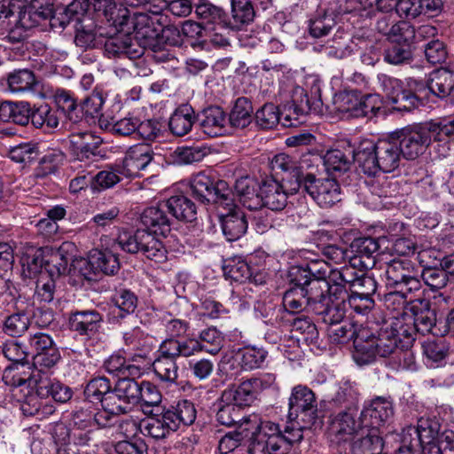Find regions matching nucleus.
Here are the masks:
<instances>
[{
  "instance_id": "12",
  "label": "nucleus",
  "mask_w": 454,
  "mask_h": 454,
  "mask_svg": "<svg viewBox=\"0 0 454 454\" xmlns=\"http://www.w3.org/2000/svg\"><path fill=\"white\" fill-rule=\"evenodd\" d=\"M383 85L393 110L411 112L422 105L421 99L411 90L404 88L400 80L387 78L383 82Z\"/></svg>"
},
{
  "instance_id": "18",
  "label": "nucleus",
  "mask_w": 454,
  "mask_h": 454,
  "mask_svg": "<svg viewBox=\"0 0 454 454\" xmlns=\"http://www.w3.org/2000/svg\"><path fill=\"white\" fill-rule=\"evenodd\" d=\"M358 146L356 149H331L320 157L326 171L333 175H340L348 171L354 162L357 164Z\"/></svg>"
},
{
  "instance_id": "4",
  "label": "nucleus",
  "mask_w": 454,
  "mask_h": 454,
  "mask_svg": "<svg viewBox=\"0 0 454 454\" xmlns=\"http://www.w3.org/2000/svg\"><path fill=\"white\" fill-rule=\"evenodd\" d=\"M397 330L389 320L384 321L377 334L372 330L363 328L354 340L355 359L359 364H368L376 356L387 357L395 352L399 347L404 348L403 340L397 337Z\"/></svg>"
},
{
  "instance_id": "8",
  "label": "nucleus",
  "mask_w": 454,
  "mask_h": 454,
  "mask_svg": "<svg viewBox=\"0 0 454 454\" xmlns=\"http://www.w3.org/2000/svg\"><path fill=\"white\" fill-rule=\"evenodd\" d=\"M288 419L290 421H299L305 426H313L318 419V410L315 394L303 385L293 387L288 403Z\"/></svg>"
},
{
  "instance_id": "52",
  "label": "nucleus",
  "mask_w": 454,
  "mask_h": 454,
  "mask_svg": "<svg viewBox=\"0 0 454 454\" xmlns=\"http://www.w3.org/2000/svg\"><path fill=\"white\" fill-rule=\"evenodd\" d=\"M211 153L210 148L204 145L179 146L175 152L176 160L179 164H192L202 160Z\"/></svg>"
},
{
  "instance_id": "42",
  "label": "nucleus",
  "mask_w": 454,
  "mask_h": 454,
  "mask_svg": "<svg viewBox=\"0 0 454 454\" xmlns=\"http://www.w3.org/2000/svg\"><path fill=\"white\" fill-rule=\"evenodd\" d=\"M303 295L309 303V311H313L318 305L325 302L331 296V286L327 281L311 280L306 286L301 287Z\"/></svg>"
},
{
  "instance_id": "2",
  "label": "nucleus",
  "mask_w": 454,
  "mask_h": 454,
  "mask_svg": "<svg viewBox=\"0 0 454 454\" xmlns=\"http://www.w3.org/2000/svg\"><path fill=\"white\" fill-rule=\"evenodd\" d=\"M320 158L317 155H304L301 159L300 184L291 188L292 192L301 190L317 204L328 208L341 200L340 186L334 178H318Z\"/></svg>"
},
{
  "instance_id": "44",
  "label": "nucleus",
  "mask_w": 454,
  "mask_h": 454,
  "mask_svg": "<svg viewBox=\"0 0 454 454\" xmlns=\"http://www.w3.org/2000/svg\"><path fill=\"white\" fill-rule=\"evenodd\" d=\"M225 278L243 283L250 280L252 273L248 264L240 258H228L223 260L222 266Z\"/></svg>"
},
{
  "instance_id": "27",
  "label": "nucleus",
  "mask_w": 454,
  "mask_h": 454,
  "mask_svg": "<svg viewBox=\"0 0 454 454\" xmlns=\"http://www.w3.org/2000/svg\"><path fill=\"white\" fill-rule=\"evenodd\" d=\"M88 2L87 0H74L62 12H53L51 27L65 28L71 22L79 23L87 15Z\"/></svg>"
},
{
  "instance_id": "21",
  "label": "nucleus",
  "mask_w": 454,
  "mask_h": 454,
  "mask_svg": "<svg viewBox=\"0 0 454 454\" xmlns=\"http://www.w3.org/2000/svg\"><path fill=\"white\" fill-rule=\"evenodd\" d=\"M146 416L147 419L141 423L144 434L159 440L165 438L170 432L176 431V423L169 419L166 409Z\"/></svg>"
},
{
  "instance_id": "16",
  "label": "nucleus",
  "mask_w": 454,
  "mask_h": 454,
  "mask_svg": "<svg viewBox=\"0 0 454 454\" xmlns=\"http://www.w3.org/2000/svg\"><path fill=\"white\" fill-rule=\"evenodd\" d=\"M41 375L42 369L33 368L30 364H11L4 369L2 380L5 385L12 387L27 385V387L35 390Z\"/></svg>"
},
{
  "instance_id": "62",
  "label": "nucleus",
  "mask_w": 454,
  "mask_h": 454,
  "mask_svg": "<svg viewBox=\"0 0 454 454\" xmlns=\"http://www.w3.org/2000/svg\"><path fill=\"white\" fill-rule=\"evenodd\" d=\"M351 322L342 321L341 324L333 325L328 328V335L333 341L338 343H345L350 340L353 341L357 337L360 330Z\"/></svg>"
},
{
  "instance_id": "54",
  "label": "nucleus",
  "mask_w": 454,
  "mask_h": 454,
  "mask_svg": "<svg viewBox=\"0 0 454 454\" xmlns=\"http://www.w3.org/2000/svg\"><path fill=\"white\" fill-rule=\"evenodd\" d=\"M169 419L176 423V430L180 424L192 425L196 419V409L194 404L188 400L178 402L174 410H166Z\"/></svg>"
},
{
  "instance_id": "1",
  "label": "nucleus",
  "mask_w": 454,
  "mask_h": 454,
  "mask_svg": "<svg viewBox=\"0 0 454 454\" xmlns=\"http://www.w3.org/2000/svg\"><path fill=\"white\" fill-rule=\"evenodd\" d=\"M167 213L168 209L163 206V201L157 207L145 208L140 216L143 227L133 234H120L117 239L119 247L129 254L140 252L155 262H165L168 252L159 237H167L171 231L172 221Z\"/></svg>"
},
{
  "instance_id": "31",
  "label": "nucleus",
  "mask_w": 454,
  "mask_h": 454,
  "mask_svg": "<svg viewBox=\"0 0 454 454\" xmlns=\"http://www.w3.org/2000/svg\"><path fill=\"white\" fill-rule=\"evenodd\" d=\"M35 391L42 398L51 396L54 401L59 403L69 401L73 395V391L68 386L58 380H52L43 373L38 379Z\"/></svg>"
},
{
  "instance_id": "59",
  "label": "nucleus",
  "mask_w": 454,
  "mask_h": 454,
  "mask_svg": "<svg viewBox=\"0 0 454 454\" xmlns=\"http://www.w3.org/2000/svg\"><path fill=\"white\" fill-rule=\"evenodd\" d=\"M247 424L244 420L233 432L227 433L219 441V450L222 453H227L234 450L239 445L244 443L248 432Z\"/></svg>"
},
{
  "instance_id": "37",
  "label": "nucleus",
  "mask_w": 454,
  "mask_h": 454,
  "mask_svg": "<svg viewBox=\"0 0 454 454\" xmlns=\"http://www.w3.org/2000/svg\"><path fill=\"white\" fill-rule=\"evenodd\" d=\"M155 153L148 144H138L130 146L126 153L124 163L126 167L136 170H144L153 160Z\"/></svg>"
},
{
  "instance_id": "53",
  "label": "nucleus",
  "mask_w": 454,
  "mask_h": 454,
  "mask_svg": "<svg viewBox=\"0 0 454 454\" xmlns=\"http://www.w3.org/2000/svg\"><path fill=\"white\" fill-rule=\"evenodd\" d=\"M112 388V384L106 377H96L88 382L84 395L90 403H100Z\"/></svg>"
},
{
  "instance_id": "61",
  "label": "nucleus",
  "mask_w": 454,
  "mask_h": 454,
  "mask_svg": "<svg viewBox=\"0 0 454 454\" xmlns=\"http://www.w3.org/2000/svg\"><path fill=\"white\" fill-rule=\"evenodd\" d=\"M334 105L341 114L348 117L358 118V109L361 105L360 96L355 92L340 93L335 97Z\"/></svg>"
},
{
  "instance_id": "14",
  "label": "nucleus",
  "mask_w": 454,
  "mask_h": 454,
  "mask_svg": "<svg viewBox=\"0 0 454 454\" xmlns=\"http://www.w3.org/2000/svg\"><path fill=\"white\" fill-rule=\"evenodd\" d=\"M286 188L274 178H266L260 184L261 208L268 207L273 211L284 209L287 204L288 194H294L291 188Z\"/></svg>"
},
{
  "instance_id": "29",
  "label": "nucleus",
  "mask_w": 454,
  "mask_h": 454,
  "mask_svg": "<svg viewBox=\"0 0 454 454\" xmlns=\"http://www.w3.org/2000/svg\"><path fill=\"white\" fill-rule=\"evenodd\" d=\"M112 302L111 322L116 324L135 312L137 307V297L131 291L124 289L113 297Z\"/></svg>"
},
{
  "instance_id": "36",
  "label": "nucleus",
  "mask_w": 454,
  "mask_h": 454,
  "mask_svg": "<svg viewBox=\"0 0 454 454\" xmlns=\"http://www.w3.org/2000/svg\"><path fill=\"white\" fill-rule=\"evenodd\" d=\"M427 85L434 95L444 98L454 90L453 74L443 68L434 71L430 74Z\"/></svg>"
},
{
  "instance_id": "30",
  "label": "nucleus",
  "mask_w": 454,
  "mask_h": 454,
  "mask_svg": "<svg viewBox=\"0 0 454 454\" xmlns=\"http://www.w3.org/2000/svg\"><path fill=\"white\" fill-rule=\"evenodd\" d=\"M136 13L131 14L126 7L115 3H109L104 11L105 17L110 25L126 35L131 34Z\"/></svg>"
},
{
  "instance_id": "7",
  "label": "nucleus",
  "mask_w": 454,
  "mask_h": 454,
  "mask_svg": "<svg viewBox=\"0 0 454 454\" xmlns=\"http://www.w3.org/2000/svg\"><path fill=\"white\" fill-rule=\"evenodd\" d=\"M276 380L272 373H265L260 377H252L242 381L237 387L225 389L222 394V402H232L242 409L244 406H250L258 395L263 390L270 388Z\"/></svg>"
},
{
  "instance_id": "35",
  "label": "nucleus",
  "mask_w": 454,
  "mask_h": 454,
  "mask_svg": "<svg viewBox=\"0 0 454 454\" xmlns=\"http://www.w3.org/2000/svg\"><path fill=\"white\" fill-rule=\"evenodd\" d=\"M7 84L14 93L34 92L38 86V81L33 71L18 69L8 74Z\"/></svg>"
},
{
  "instance_id": "23",
  "label": "nucleus",
  "mask_w": 454,
  "mask_h": 454,
  "mask_svg": "<svg viewBox=\"0 0 454 454\" xmlns=\"http://www.w3.org/2000/svg\"><path fill=\"white\" fill-rule=\"evenodd\" d=\"M355 255L351 258L354 265H359L364 269H372L375 265V254L380 246L377 239L366 237L356 239L351 244Z\"/></svg>"
},
{
  "instance_id": "58",
  "label": "nucleus",
  "mask_w": 454,
  "mask_h": 454,
  "mask_svg": "<svg viewBox=\"0 0 454 454\" xmlns=\"http://www.w3.org/2000/svg\"><path fill=\"white\" fill-rule=\"evenodd\" d=\"M247 419L242 414V409L232 402L221 405L216 413L217 421L226 427L239 426Z\"/></svg>"
},
{
  "instance_id": "49",
  "label": "nucleus",
  "mask_w": 454,
  "mask_h": 454,
  "mask_svg": "<svg viewBox=\"0 0 454 454\" xmlns=\"http://www.w3.org/2000/svg\"><path fill=\"white\" fill-rule=\"evenodd\" d=\"M197 340L202 351L216 355L223 347L224 338L220 331L211 326L202 330Z\"/></svg>"
},
{
  "instance_id": "63",
  "label": "nucleus",
  "mask_w": 454,
  "mask_h": 454,
  "mask_svg": "<svg viewBox=\"0 0 454 454\" xmlns=\"http://www.w3.org/2000/svg\"><path fill=\"white\" fill-rule=\"evenodd\" d=\"M420 278L431 290H438L446 286L449 278L446 272L438 266H424L419 271Z\"/></svg>"
},
{
  "instance_id": "55",
  "label": "nucleus",
  "mask_w": 454,
  "mask_h": 454,
  "mask_svg": "<svg viewBox=\"0 0 454 454\" xmlns=\"http://www.w3.org/2000/svg\"><path fill=\"white\" fill-rule=\"evenodd\" d=\"M239 364L244 370L260 368L264 363L268 352L255 347H245L239 350Z\"/></svg>"
},
{
  "instance_id": "64",
  "label": "nucleus",
  "mask_w": 454,
  "mask_h": 454,
  "mask_svg": "<svg viewBox=\"0 0 454 454\" xmlns=\"http://www.w3.org/2000/svg\"><path fill=\"white\" fill-rule=\"evenodd\" d=\"M30 320L25 312H17L10 315L4 320V331L10 336H21L29 327Z\"/></svg>"
},
{
  "instance_id": "56",
  "label": "nucleus",
  "mask_w": 454,
  "mask_h": 454,
  "mask_svg": "<svg viewBox=\"0 0 454 454\" xmlns=\"http://www.w3.org/2000/svg\"><path fill=\"white\" fill-rule=\"evenodd\" d=\"M245 421L247 424L248 430L253 432L252 434L256 433L258 436L265 441L270 437L282 434V430L278 424L270 421L261 422L256 415L248 416Z\"/></svg>"
},
{
  "instance_id": "43",
  "label": "nucleus",
  "mask_w": 454,
  "mask_h": 454,
  "mask_svg": "<svg viewBox=\"0 0 454 454\" xmlns=\"http://www.w3.org/2000/svg\"><path fill=\"white\" fill-rule=\"evenodd\" d=\"M416 438H412L409 444L411 449L419 450V448L428 445L436 441L438 434V425L429 420L419 419L418 427L413 429Z\"/></svg>"
},
{
  "instance_id": "11",
  "label": "nucleus",
  "mask_w": 454,
  "mask_h": 454,
  "mask_svg": "<svg viewBox=\"0 0 454 454\" xmlns=\"http://www.w3.org/2000/svg\"><path fill=\"white\" fill-rule=\"evenodd\" d=\"M356 407H349L334 415L328 426V438L332 443L340 445L354 439L361 428L362 420L357 419Z\"/></svg>"
},
{
  "instance_id": "10",
  "label": "nucleus",
  "mask_w": 454,
  "mask_h": 454,
  "mask_svg": "<svg viewBox=\"0 0 454 454\" xmlns=\"http://www.w3.org/2000/svg\"><path fill=\"white\" fill-rule=\"evenodd\" d=\"M393 134L403 159L407 160L418 159L431 143V136L425 125L407 126Z\"/></svg>"
},
{
  "instance_id": "28",
  "label": "nucleus",
  "mask_w": 454,
  "mask_h": 454,
  "mask_svg": "<svg viewBox=\"0 0 454 454\" xmlns=\"http://www.w3.org/2000/svg\"><path fill=\"white\" fill-rule=\"evenodd\" d=\"M163 206L168 213L179 221L193 222L197 219V207L195 203L184 195L171 196L163 200Z\"/></svg>"
},
{
  "instance_id": "46",
  "label": "nucleus",
  "mask_w": 454,
  "mask_h": 454,
  "mask_svg": "<svg viewBox=\"0 0 454 454\" xmlns=\"http://www.w3.org/2000/svg\"><path fill=\"white\" fill-rule=\"evenodd\" d=\"M358 399V392L355 384L349 380L340 383L335 395L329 401V404L335 407L344 406L345 410L355 407Z\"/></svg>"
},
{
  "instance_id": "9",
  "label": "nucleus",
  "mask_w": 454,
  "mask_h": 454,
  "mask_svg": "<svg viewBox=\"0 0 454 454\" xmlns=\"http://www.w3.org/2000/svg\"><path fill=\"white\" fill-rule=\"evenodd\" d=\"M387 284L402 292L412 293L421 287L419 270L408 259H393L386 267Z\"/></svg>"
},
{
  "instance_id": "5",
  "label": "nucleus",
  "mask_w": 454,
  "mask_h": 454,
  "mask_svg": "<svg viewBox=\"0 0 454 454\" xmlns=\"http://www.w3.org/2000/svg\"><path fill=\"white\" fill-rule=\"evenodd\" d=\"M192 194L202 204L231 208L234 206V194L227 182L200 172L191 180Z\"/></svg>"
},
{
  "instance_id": "39",
  "label": "nucleus",
  "mask_w": 454,
  "mask_h": 454,
  "mask_svg": "<svg viewBox=\"0 0 454 454\" xmlns=\"http://www.w3.org/2000/svg\"><path fill=\"white\" fill-rule=\"evenodd\" d=\"M161 403V394L155 385L149 381L142 380L141 394L138 397V404L145 415L165 410L160 406Z\"/></svg>"
},
{
  "instance_id": "19",
  "label": "nucleus",
  "mask_w": 454,
  "mask_h": 454,
  "mask_svg": "<svg viewBox=\"0 0 454 454\" xmlns=\"http://www.w3.org/2000/svg\"><path fill=\"white\" fill-rule=\"evenodd\" d=\"M202 132L209 137L222 136L226 132V114L218 106H209L196 114Z\"/></svg>"
},
{
  "instance_id": "40",
  "label": "nucleus",
  "mask_w": 454,
  "mask_h": 454,
  "mask_svg": "<svg viewBox=\"0 0 454 454\" xmlns=\"http://www.w3.org/2000/svg\"><path fill=\"white\" fill-rule=\"evenodd\" d=\"M31 110L27 102L4 101L2 108V121H11L21 126L27 125L30 121Z\"/></svg>"
},
{
  "instance_id": "26",
  "label": "nucleus",
  "mask_w": 454,
  "mask_h": 454,
  "mask_svg": "<svg viewBox=\"0 0 454 454\" xmlns=\"http://www.w3.org/2000/svg\"><path fill=\"white\" fill-rule=\"evenodd\" d=\"M311 312L329 327L333 325L341 324L347 312L346 299L336 300L330 297Z\"/></svg>"
},
{
  "instance_id": "33",
  "label": "nucleus",
  "mask_w": 454,
  "mask_h": 454,
  "mask_svg": "<svg viewBox=\"0 0 454 454\" xmlns=\"http://www.w3.org/2000/svg\"><path fill=\"white\" fill-rule=\"evenodd\" d=\"M254 16L255 12L250 0H232L231 18L227 16L226 28L239 30L250 24Z\"/></svg>"
},
{
  "instance_id": "22",
  "label": "nucleus",
  "mask_w": 454,
  "mask_h": 454,
  "mask_svg": "<svg viewBox=\"0 0 454 454\" xmlns=\"http://www.w3.org/2000/svg\"><path fill=\"white\" fill-rule=\"evenodd\" d=\"M228 212L221 216L222 230L227 240L240 239L247 231L248 223L245 213L234 204Z\"/></svg>"
},
{
  "instance_id": "45",
  "label": "nucleus",
  "mask_w": 454,
  "mask_h": 454,
  "mask_svg": "<svg viewBox=\"0 0 454 454\" xmlns=\"http://www.w3.org/2000/svg\"><path fill=\"white\" fill-rule=\"evenodd\" d=\"M92 262L96 263L98 274L114 275L120 270V262L117 254L111 250H93Z\"/></svg>"
},
{
  "instance_id": "50",
  "label": "nucleus",
  "mask_w": 454,
  "mask_h": 454,
  "mask_svg": "<svg viewBox=\"0 0 454 454\" xmlns=\"http://www.w3.org/2000/svg\"><path fill=\"white\" fill-rule=\"evenodd\" d=\"M30 121L36 129L43 127L55 129L59 123L57 112L46 104L31 110Z\"/></svg>"
},
{
  "instance_id": "41",
  "label": "nucleus",
  "mask_w": 454,
  "mask_h": 454,
  "mask_svg": "<svg viewBox=\"0 0 454 454\" xmlns=\"http://www.w3.org/2000/svg\"><path fill=\"white\" fill-rule=\"evenodd\" d=\"M334 11L332 9L319 11L309 20V32L310 35L318 38L328 35L336 25Z\"/></svg>"
},
{
  "instance_id": "47",
  "label": "nucleus",
  "mask_w": 454,
  "mask_h": 454,
  "mask_svg": "<svg viewBox=\"0 0 454 454\" xmlns=\"http://www.w3.org/2000/svg\"><path fill=\"white\" fill-rule=\"evenodd\" d=\"M75 36L74 43L76 46L88 49L95 46L96 32L91 19L86 15L77 24H74Z\"/></svg>"
},
{
  "instance_id": "15",
  "label": "nucleus",
  "mask_w": 454,
  "mask_h": 454,
  "mask_svg": "<svg viewBox=\"0 0 454 454\" xmlns=\"http://www.w3.org/2000/svg\"><path fill=\"white\" fill-rule=\"evenodd\" d=\"M409 310L413 319V329L423 335L435 334L436 309L429 300L416 299L410 303Z\"/></svg>"
},
{
  "instance_id": "51",
  "label": "nucleus",
  "mask_w": 454,
  "mask_h": 454,
  "mask_svg": "<svg viewBox=\"0 0 454 454\" xmlns=\"http://www.w3.org/2000/svg\"><path fill=\"white\" fill-rule=\"evenodd\" d=\"M301 288H289L285 292L282 304L289 314H297L301 311H309V303Z\"/></svg>"
},
{
  "instance_id": "17",
  "label": "nucleus",
  "mask_w": 454,
  "mask_h": 454,
  "mask_svg": "<svg viewBox=\"0 0 454 454\" xmlns=\"http://www.w3.org/2000/svg\"><path fill=\"white\" fill-rule=\"evenodd\" d=\"M103 139L92 132L72 134L69 137V148L75 160L83 161L100 155L99 147Z\"/></svg>"
},
{
  "instance_id": "6",
  "label": "nucleus",
  "mask_w": 454,
  "mask_h": 454,
  "mask_svg": "<svg viewBox=\"0 0 454 454\" xmlns=\"http://www.w3.org/2000/svg\"><path fill=\"white\" fill-rule=\"evenodd\" d=\"M168 22V17L159 12L153 14L145 12H137L135 14V23L131 34L134 35V40L143 48H148L151 51H159V39L161 26Z\"/></svg>"
},
{
  "instance_id": "20",
  "label": "nucleus",
  "mask_w": 454,
  "mask_h": 454,
  "mask_svg": "<svg viewBox=\"0 0 454 454\" xmlns=\"http://www.w3.org/2000/svg\"><path fill=\"white\" fill-rule=\"evenodd\" d=\"M102 323V315L95 309L74 311L69 317L70 328L89 338L99 331Z\"/></svg>"
},
{
  "instance_id": "57",
  "label": "nucleus",
  "mask_w": 454,
  "mask_h": 454,
  "mask_svg": "<svg viewBox=\"0 0 454 454\" xmlns=\"http://www.w3.org/2000/svg\"><path fill=\"white\" fill-rule=\"evenodd\" d=\"M254 120L260 129H271L281 121V117L278 106L267 103L256 111Z\"/></svg>"
},
{
  "instance_id": "60",
  "label": "nucleus",
  "mask_w": 454,
  "mask_h": 454,
  "mask_svg": "<svg viewBox=\"0 0 454 454\" xmlns=\"http://www.w3.org/2000/svg\"><path fill=\"white\" fill-rule=\"evenodd\" d=\"M104 105V98L99 93H95L87 97L82 102V112L85 114V121L87 123L95 122L97 119L100 122V127H103V121L101 120L102 106Z\"/></svg>"
},
{
  "instance_id": "24",
  "label": "nucleus",
  "mask_w": 454,
  "mask_h": 454,
  "mask_svg": "<svg viewBox=\"0 0 454 454\" xmlns=\"http://www.w3.org/2000/svg\"><path fill=\"white\" fill-rule=\"evenodd\" d=\"M196 121L194 108L190 104H182L171 114L168 128L174 136L184 137L192 130Z\"/></svg>"
},
{
  "instance_id": "25",
  "label": "nucleus",
  "mask_w": 454,
  "mask_h": 454,
  "mask_svg": "<svg viewBox=\"0 0 454 454\" xmlns=\"http://www.w3.org/2000/svg\"><path fill=\"white\" fill-rule=\"evenodd\" d=\"M235 192L240 203L249 210L261 208L260 184L249 176H242L235 183Z\"/></svg>"
},
{
  "instance_id": "3",
  "label": "nucleus",
  "mask_w": 454,
  "mask_h": 454,
  "mask_svg": "<svg viewBox=\"0 0 454 454\" xmlns=\"http://www.w3.org/2000/svg\"><path fill=\"white\" fill-rule=\"evenodd\" d=\"M403 159L397 142L392 133L386 139L376 143L365 140L358 145L357 166L369 176L380 172L390 173L395 170Z\"/></svg>"
},
{
  "instance_id": "32",
  "label": "nucleus",
  "mask_w": 454,
  "mask_h": 454,
  "mask_svg": "<svg viewBox=\"0 0 454 454\" xmlns=\"http://www.w3.org/2000/svg\"><path fill=\"white\" fill-rule=\"evenodd\" d=\"M383 440L376 429H362L359 437L355 435L351 443V451L353 454H378L382 451Z\"/></svg>"
},
{
  "instance_id": "48",
  "label": "nucleus",
  "mask_w": 454,
  "mask_h": 454,
  "mask_svg": "<svg viewBox=\"0 0 454 454\" xmlns=\"http://www.w3.org/2000/svg\"><path fill=\"white\" fill-rule=\"evenodd\" d=\"M142 381H137L133 378H119L115 382L116 392L121 394V396L129 404V407L138 404L139 394H141Z\"/></svg>"
},
{
  "instance_id": "38",
  "label": "nucleus",
  "mask_w": 454,
  "mask_h": 454,
  "mask_svg": "<svg viewBox=\"0 0 454 454\" xmlns=\"http://www.w3.org/2000/svg\"><path fill=\"white\" fill-rule=\"evenodd\" d=\"M253 112L252 103L247 98H238L229 114L227 122L232 128L245 129L252 122Z\"/></svg>"
},
{
  "instance_id": "34",
  "label": "nucleus",
  "mask_w": 454,
  "mask_h": 454,
  "mask_svg": "<svg viewBox=\"0 0 454 454\" xmlns=\"http://www.w3.org/2000/svg\"><path fill=\"white\" fill-rule=\"evenodd\" d=\"M195 13L202 24L215 25L226 28V12L221 7L211 4L208 0H195Z\"/></svg>"
},
{
  "instance_id": "13",
  "label": "nucleus",
  "mask_w": 454,
  "mask_h": 454,
  "mask_svg": "<svg viewBox=\"0 0 454 454\" xmlns=\"http://www.w3.org/2000/svg\"><path fill=\"white\" fill-rule=\"evenodd\" d=\"M394 416L393 403L390 399L378 396L364 408L360 419L364 428L370 427L379 432L380 427L388 423Z\"/></svg>"
}]
</instances>
